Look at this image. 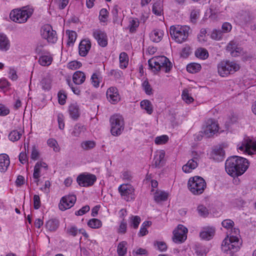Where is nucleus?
<instances>
[{"label": "nucleus", "instance_id": "obj_1", "mask_svg": "<svg viewBox=\"0 0 256 256\" xmlns=\"http://www.w3.org/2000/svg\"><path fill=\"white\" fill-rule=\"evenodd\" d=\"M248 166L249 163L246 158L236 156L228 158L225 162L226 172L232 177L242 175Z\"/></svg>", "mask_w": 256, "mask_h": 256}, {"label": "nucleus", "instance_id": "obj_2", "mask_svg": "<svg viewBox=\"0 0 256 256\" xmlns=\"http://www.w3.org/2000/svg\"><path fill=\"white\" fill-rule=\"evenodd\" d=\"M148 64L154 71L162 70L165 72H169L172 66L168 58L164 56L153 57L148 60Z\"/></svg>", "mask_w": 256, "mask_h": 256}, {"label": "nucleus", "instance_id": "obj_3", "mask_svg": "<svg viewBox=\"0 0 256 256\" xmlns=\"http://www.w3.org/2000/svg\"><path fill=\"white\" fill-rule=\"evenodd\" d=\"M190 30V27L186 26H172L170 28V32L172 38L176 42L181 44L186 40Z\"/></svg>", "mask_w": 256, "mask_h": 256}, {"label": "nucleus", "instance_id": "obj_4", "mask_svg": "<svg viewBox=\"0 0 256 256\" xmlns=\"http://www.w3.org/2000/svg\"><path fill=\"white\" fill-rule=\"evenodd\" d=\"M33 9L28 6L12 10L10 18L12 20L18 24L26 22L33 13Z\"/></svg>", "mask_w": 256, "mask_h": 256}, {"label": "nucleus", "instance_id": "obj_5", "mask_svg": "<svg viewBox=\"0 0 256 256\" xmlns=\"http://www.w3.org/2000/svg\"><path fill=\"white\" fill-rule=\"evenodd\" d=\"M217 67L218 73L222 77L233 74L240 68L239 64L234 61L230 60L222 61Z\"/></svg>", "mask_w": 256, "mask_h": 256}, {"label": "nucleus", "instance_id": "obj_6", "mask_svg": "<svg viewBox=\"0 0 256 256\" xmlns=\"http://www.w3.org/2000/svg\"><path fill=\"white\" fill-rule=\"evenodd\" d=\"M206 186V184L205 180L200 176L190 178L188 182V188L194 195L202 194Z\"/></svg>", "mask_w": 256, "mask_h": 256}, {"label": "nucleus", "instance_id": "obj_7", "mask_svg": "<svg viewBox=\"0 0 256 256\" xmlns=\"http://www.w3.org/2000/svg\"><path fill=\"white\" fill-rule=\"evenodd\" d=\"M241 244L238 237L232 236L228 238V236L222 242V250L227 254L236 252L240 250Z\"/></svg>", "mask_w": 256, "mask_h": 256}, {"label": "nucleus", "instance_id": "obj_8", "mask_svg": "<svg viewBox=\"0 0 256 256\" xmlns=\"http://www.w3.org/2000/svg\"><path fill=\"white\" fill-rule=\"evenodd\" d=\"M110 132L112 136H120L124 130V122L120 114H114L110 118Z\"/></svg>", "mask_w": 256, "mask_h": 256}, {"label": "nucleus", "instance_id": "obj_9", "mask_svg": "<svg viewBox=\"0 0 256 256\" xmlns=\"http://www.w3.org/2000/svg\"><path fill=\"white\" fill-rule=\"evenodd\" d=\"M238 149L250 155L253 154L256 152V142L248 137H246L242 143L238 144Z\"/></svg>", "mask_w": 256, "mask_h": 256}, {"label": "nucleus", "instance_id": "obj_10", "mask_svg": "<svg viewBox=\"0 0 256 256\" xmlns=\"http://www.w3.org/2000/svg\"><path fill=\"white\" fill-rule=\"evenodd\" d=\"M218 122L213 119H208L202 128V132L207 137L210 138L218 132Z\"/></svg>", "mask_w": 256, "mask_h": 256}, {"label": "nucleus", "instance_id": "obj_11", "mask_svg": "<svg viewBox=\"0 0 256 256\" xmlns=\"http://www.w3.org/2000/svg\"><path fill=\"white\" fill-rule=\"evenodd\" d=\"M41 36L50 43L54 44L57 40L56 32L54 30L52 26L48 24L44 25L41 29Z\"/></svg>", "mask_w": 256, "mask_h": 256}, {"label": "nucleus", "instance_id": "obj_12", "mask_svg": "<svg viewBox=\"0 0 256 256\" xmlns=\"http://www.w3.org/2000/svg\"><path fill=\"white\" fill-rule=\"evenodd\" d=\"M77 182L81 186H92L96 180V177L91 174H82L77 178Z\"/></svg>", "mask_w": 256, "mask_h": 256}, {"label": "nucleus", "instance_id": "obj_13", "mask_svg": "<svg viewBox=\"0 0 256 256\" xmlns=\"http://www.w3.org/2000/svg\"><path fill=\"white\" fill-rule=\"evenodd\" d=\"M188 229L182 224H178L173 232V240L176 243L183 242L187 238Z\"/></svg>", "mask_w": 256, "mask_h": 256}, {"label": "nucleus", "instance_id": "obj_14", "mask_svg": "<svg viewBox=\"0 0 256 256\" xmlns=\"http://www.w3.org/2000/svg\"><path fill=\"white\" fill-rule=\"evenodd\" d=\"M76 200L75 195L69 194L64 196L60 200L58 204V208L60 210L64 211L72 208Z\"/></svg>", "mask_w": 256, "mask_h": 256}, {"label": "nucleus", "instance_id": "obj_15", "mask_svg": "<svg viewBox=\"0 0 256 256\" xmlns=\"http://www.w3.org/2000/svg\"><path fill=\"white\" fill-rule=\"evenodd\" d=\"M118 192L124 199L130 201L134 198V188L128 184H122L119 186Z\"/></svg>", "mask_w": 256, "mask_h": 256}, {"label": "nucleus", "instance_id": "obj_16", "mask_svg": "<svg viewBox=\"0 0 256 256\" xmlns=\"http://www.w3.org/2000/svg\"><path fill=\"white\" fill-rule=\"evenodd\" d=\"M92 35L100 46L105 47L107 46V36L104 31L100 29H94L93 30Z\"/></svg>", "mask_w": 256, "mask_h": 256}, {"label": "nucleus", "instance_id": "obj_17", "mask_svg": "<svg viewBox=\"0 0 256 256\" xmlns=\"http://www.w3.org/2000/svg\"><path fill=\"white\" fill-rule=\"evenodd\" d=\"M236 18L242 24L246 26L251 24L254 20V16L250 12L246 11H242L238 12Z\"/></svg>", "mask_w": 256, "mask_h": 256}, {"label": "nucleus", "instance_id": "obj_18", "mask_svg": "<svg viewBox=\"0 0 256 256\" xmlns=\"http://www.w3.org/2000/svg\"><path fill=\"white\" fill-rule=\"evenodd\" d=\"M226 50L234 57L238 56L243 53L242 48L238 46L234 40L230 41L228 44Z\"/></svg>", "mask_w": 256, "mask_h": 256}, {"label": "nucleus", "instance_id": "obj_19", "mask_svg": "<svg viewBox=\"0 0 256 256\" xmlns=\"http://www.w3.org/2000/svg\"><path fill=\"white\" fill-rule=\"evenodd\" d=\"M106 95L108 100L112 104H116L120 100L118 90L116 87H110L108 88Z\"/></svg>", "mask_w": 256, "mask_h": 256}, {"label": "nucleus", "instance_id": "obj_20", "mask_svg": "<svg viewBox=\"0 0 256 256\" xmlns=\"http://www.w3.org/2000/svg\"><path fill=\"white\" fill-rule=\"evenodd\" d=\"M214 234L215 228H214L207 226L202 228L200 234V236L202 239L208 240L213 238Z\"/></svg>", "mask_w": 256, "mask_h": 256}, {"label": "nucleus", "instance_id": "obj_21", "mask_svg": "<svg viewBox=\"0 0 256 256\" xmlns=\"http://www.w3.org/2000/svg\"><path fill=\"white\" fill-rule=\"evenodd\" d=\"M91 48V42L89 40H84L80 42L78 49L79 54L82 56H85Z\"/></svg>", "mask_w": 256, "mask_h": 256}, {"label": "nucleus", "instance_id": "obj_22", "mask_svg": "<svg viewBox=\"0 0 256 256\" xmlns=\"http://www.w3.org/2000/svg\"><path fill=\"white\" fill-rule=\"evenodd\" d=\"M10 42L7 36L4 34H0V50L6 52L10 48Z\"/></svg>", "mask_w": 256, "mask_h": 256}, {"label": "nucleus", "instance_id": "obj_23", "mask_svg": "<svg viewBox=\"0 0 256 256\" xmlns=\"http://www.w3.org/2000/svg\"><path fill=\"white\" fill-rule=\"evenodd\" d=\"M10 163V161L8 155L4 154H0V171L1 172L6 170Z\"/></svg>", "mask_w": 256, "mask_h": 256}, {"label": "nucleus", "instance_id": "obj_24", "mask_svg": "<svg viewBox=\"0 0 256 256\" xmlns=\"http://www.w3.org/2000/svg\"><path fill=\"white\" fill-rule=\"evenodd\" d=\"M53 60L52 56L48 52H44L38 60L39 64L42 66H50Z\"/></svg>", "mask_w": 256, "mask_h": 256}, {"label": "nucleus", "instance_id": "obj_25", "mask_svg": "<svg viewBox=\"0 0 256 256\" xmlns=\"http://www.w3.org/2000/svg\"><path fill=\"white\" fill-rule=\"evenodd\" d=\"M68 112L70 118L74 120H77L80 116L79 107L76 103L72 104L69 106Z\"/></svg>", "mask_w": 256, "mask_h": 256}, {"label": "nucleus", "instance_id": "obj_26", "mask_svg": "<svg viewBox=\"0 0 256 256\" xmlns=\"http://www.w3.org/2000/svg\"><path fill=\"white\" fill-rule=\"evenodd\" d=\"M85 80V74L81 71H76L73 74L72 81L76 85L82 84Z\"/></svg>", "mask_w": 256, "mask_h": 256}, {"label": "nucleus", "instance_id": "obj_27", "mask_svg": "<svg viewBox=\"0 0 256 256\" xmlns=\"http://www.w3.org/2000/svg\"><path fill=\"white\" fill-rule=\"evenodd\" d=\"M164 36L162 30L158 29H156L152 30L150 34V40L154 42H160Z\"/></svg>", "mask_w": 256, "mask_h": 256}, {"label": "nucleus", "instance_id": "obj_28", "mask_svg": "<svg viewBox=\"0 0 256 256\" xmlns=\"http://www.w3.org/2000/svg\"><path fill=\"white\" fill-rule=\"evenodd\" d=\"M198 166V163L194 160H190L187 163L184 165L182 170L186 173H190L195 169Z\"/></svg>", "mask_w": 256, "mask_h": 256}, {"label": "nucleus", "instance_id": "obj_29", "mask_svg": "<svg viewBox=\"0 0 256 256\" xmlns=\"http://www.w3.org/2000/svg\"><path fill=\"white\" fill-rule=\"evenodd\" d=\"M140 108L146 111L148 114H151L153 112V106L152 102L148 100H144L140 102Z\"/></svg>", "mask_w": 256, "mask_h": 256}, {"label": "nucleus", "instance_id": "obj_30", "mask_svg": "<svg viewBox=\"0 0 256 256\" xmlns=\"http://www.w3.org/2000/svg\"><path fill=\"white\" fill-rule=\"evenodd\" d=\"M224 151L222 148H217L214 150L212 156L217 161H222L224 158Z\"/></svg>", "mask_w": 256, "mask_h": 256}, {"label": "nucleus", "instance_id": "obj_31", "mask_svg": "<svg viewBox=\"0 0 256 256\" xmlns=\"http://www.w3.org/2000/svg\"><path fill=\"white\" fill-rule=\"evenodd\" d=\"M86 130V127L80 124H77L74 128V130L72 132V136L76 137L80 136L82 134H84Z\"/></svg>", "mask_w": 256, "mask_h": 256}, {"label": "nucleus", "instance_id": "obj_32", "mask_svg": "<svg viewBox=\"0 0 256 256\" xmlns=\"http://www.w3.org/2000/svg\"><path fill=\"white\" fill-rule=\"evenodd\" d=\"M46 228L50 231H56L59 226V222L56 219H51L47 221Z\"/></svg>", "mask_w": 256, "mask_h": 256}, {"label": "nucleus", "instance_id": "obj_33", "mask_svg": "<svg viewBox=\"0 0 256 256\" xmlns=\"http://www.w3.org/2000/svg\"><path fill=\"white\" fill-rule=\"evenodd\" d=\"M164 157V152L163 150L158 152L154 156V161L156 167L160 168L162 166Z\"/></svg>", "mask_w": 256, "mask_h": 256}, {"label": "nucleus", "instance_id": "obj_34", "mask_svg": "<svg viewBox=\"0 0 256 256\" xmlns=\"http://www.w3.org/2000/svg\"><path fill=\"white\" fill-rule=\"evenodd\" d=\"M120 66L121 68H125L128 64V58L125 52H122L119 56Z\"/></svg>", "mask_w": 256, "mask_h": 256}, {"label": "nucleus", "instance_id": "obj_35", "mask_svg": "<svg viewBox=\"0 0 256 256\" xmlns=\"http://www.w3.org/2000/svg\"><path fill=\"white\" fill-rule=\"evenodd\" d=\"M24 130H12L8 135L9 140L12 142L17 141L20 138Z\"/></svg>", "mask_w": 256, "mask_h": 256}, {"label": "nucleus", "instance_id": "obj_36", "mask_svg": "<svg viewBox=\"0 0 256 256\" xmlns=\"http://www.w3.org/2000/svg\"><path fill=\"white\" fill-rule=\"evenodd\" d=\"M90 80L93 86L98 88L100 86V82L102 80V77L99 72H96L92 74Z\"/></svg>", "mask_w": 256, "mask_h": 256}, {"label": "nucleus", "instance_id": "obj_37", "mask_svg": "<svg viewBox=\"0 0 256 256\" xmlns=\"http://www.w3.org/2000/svg\"><path fill=\"white\" fill-rule=\"evenodd\" d=\"M88 226L92 228H99L102 226V222L98 218H92L88 221Z\"/></svg>", "mask_w": 256, "mask_h": 256}, {"label": "nucleus", "instance_id": "obj_38", "mask_svg": "<svg viewBox=\"0 0 256 256\" xmlns=\"http://www.w3.org/2000/svg\"><path fill=\"white\" fill-rule=\"evenodd\" d=\"M168 197V194L165 192H156L154 196V200L158 202L166 200Z\"/></svg>", "mask_w": 256, "mask_h": 256}, {"label": "nucleus", "instance_id": "obj_39", "mask_svg": "<svg viewBox=\"0 0 256 256\" xmlns=\"http://www.w3.org/2000/svg\"><path fill=\"white\" fill-rule=\"evenodd\" d=\"M96 146L94 140H85L80 144L81 148L84 150H89L94 148Z\"/></svg>", "mask_w": 256, "mask_h": 256}, {"label": "nucleus", "instance_id": "obj_40", "mask_svg": "<svg viewBox=\"0 0 256 256\" xmlns=\"http://www.w3.org/2000/svg\"><path fill=\"white\" fill-rule=\"evenodd\" d=\"M195 55L197 58L205 60L208 56V50L204 48H199L195 52Z\"/></svg>", "mask_w": 256, "mask_h": 256}, {"label": "nucleus", "instance_id": "obj_41", "mask_svg": "<svg viewBox=\"0 0 256 256\" xmlns=\"http://www.w3.org/2000/svg\"><path fill=\"white\" fill-rule=\"evenodd\" d=\"M141 221L140 218L138 216H132L130 218L129 224L132 227L136 229L138 228L139 224Z\"/></svg>", "mask_w": 256, "mask_h": 256}, {"label": "nucleus", "instance_id": "obj_42", "mask_svg": "<svg viewBox=\"0 0 256 256\" xmlns=\"http://www.w3.org/2000/svg\"><path fill=\"white\" fill-rule=\"evenodd\" d=\"M40 176V168L39 164H36L33 174L34 182L36 183V186L38 185L39 178Z\"/></svg>", "mask_w": 256, "mask_h": 256}, {"label": "nucleus", "instance_id": "obj_43", "mask_svg": "<svg viewBox=\"0 0 256 256\" xmlns=\"http://www.w3.org/2000/svg\"><path fill=\"white\" fill-rule=\"evenodd\" d=\"M126 244L127 242L125 241H122L118 244L117 252L120 256H124L126 253Z\"/></svg>", "mask_w": 256, "mask_h": 256}, {"label": "nucleus", "instance_id": "obj_44", "mask_svg": "<svg viewBox=\"0 0 256 256\" xmlns=\"http://www.w3.org/2000/svg\"><path fill=\"white\" fill-rule=\"evenodd\" d=\"M201 69L200 64L197 63H192L188 64L186 70L190 73H196Z\"/></svg>", "mask_w": 256, "mask_h": 256}, {"label": "nucleus", "instance_id": "obj_45", "mask_svg": "<svg viewBox=\"0 0 256 256\" xmlns=\"http://www.w3.org/2000/svg\"><path fill=\"white\" fill-rule=\"evenodd\" d=\"M152 11L154 14L157 16H160L162 12V5L160 2H156L154 3L152 8Z\"/></svg>", "mask_w": 256, "mask_h": 256}, {"label": "nucleus", "instance_id": "obj_46", "mask_svg": "<svg viewBox=\"0 0 256 256\" xmlns=\"http://www.w3.org/2000/svg\"><path fill=\"white\" fill-rule=\"evenodd\" d=\"M140 22L138 18H132L130 20L128 27L131 32H134L139 26Z\"/></svg>", "mask_w": 256, "mask_h": 256}, {"label": "nucleus", "instance_id": "obj_47", "mask_svg": "<svg viewBox=\"0 0 256 256\" xmlns=\"http://www.w3.org/2000/svg\"><path fill=\"white\" fill-rule=\"evenodd\" d=\"M142 86L146 94L150 96L152 94V88L147 80L142 82Z\"/></svg>", "mask_w": 256, "mask_h": 256}, {"label": "nucleus", "instance_id": "obj_48", "mask_svg": "<svg viewBox=\"0 0 256 256\" xmlns=\"http://www.w3.org/2000/svg\"><path fill=\"white\" fill-rule=\"evenodd\" d=\"M66 34L68 37V46L72 45L76 41V33L74 31L66 30Z\"/></svg>", "mask_w": 256, "mask_h": 256}, {"label": "nucleus", "instance_id": "obj_49", "mask_svg": "<svg viewBox=\"0 0 256 256\" xmlns=\"http://www.w3.org/2000/svg\"><path fill=\"white\" fill-rule=\"evenodd\" d=\"M47 144L56 152H58L60 150L57 141L54 138H49L47 140Z\"/></svg>", "mask_w": 256, "mask_h": 256}, {"label": "nucleus", "instance_id": "obj_50", "mask_svg": "<svg viewBox=\"0 0 256 256\" xmlns=\"http://www.w3.org/2000/svg\"><path fill=\"white\" fill-rule=\"evenodd\" d=\"M197 210L198 214L202 217L206 218L209 214L208 208L203 205H200L197 208Z\"/></svg>", "mask_w": 256, "mask_h": 256}, {"label": "nucleus", "instance_id": "obj_51", "mask_svg": "<svg viewBox=\"0 0 256 256\" xmlns=\"http://www.w3.org/2000/svg\"><path fill=\"white\" fill-rule=\"evenodd\" d=\"M223 36V34L222 30H212L210 37L212 39L219 40L222 38Z\"/></svg>", "mask_w": 256, "mask_h": 256}, {"label": "nucleus", "instance_id": "obj_52", "mask_svg": "<svg viewBox=\"0 0 256 256\" xmlns=\"http://www.w3.org/2000/svg\"><path fill=\"white\" fill-rule=\"evenodd\" d=\"M66 233L69 236H76L78 233V229L76 226H68L66 230Z\"/></svg>", "mask_w": 256, "mask_h": 256}, {"label": "nucleus", "instance_id": "obj_53", "mask_svg": "<svg viewBox=\"0 0 256 256\" xmlns=\"http://www.w3.org/2000/svg\"><path fill=\"white\" fill-rule=\"evenodd\" d=\"M168 140V137L166 135H162L155 138L154 142L156 144H163Z\"/></svg>", "mask_w": 256, "mask_h": 256}, {"label": "nucleus", "instance_id": "obj_54", "mask_svg": "<svg viewBox=\"0 0 256 256\" xmlns=\"http://www.w3.org/2000/svg\"><path fill=\"white\" fill-rule=\"evenodd\" d=\"M42 88L48 90L51 88V80L49 78H44L41 82Z\"/></svg>", "mask_w": 256, "mask_h": 256}, {"label": "nucleus", "instance_id": "obj_55", "mask_svg": "<svg viewBox=\"0 0 256 256\" xmlns=\"http://www.w3.org/2000/svg\"><path fill=\"white\" fill-rule=\"evenodd\" d=\"M208 252V248L204 246H197L196 248V253L198 256H203L206 255Z\"/></svg>", "mask_w": 256, "mask_h": 256}, {"label": "nucleus", "instance_id": "obj_56", "mask_svg": "<svg viewBox=\"0 0 256 256\" xmlns=\"http://www.w3.org/2000/svg\"><path fill=\"white\" fill-rule=\"evenodd\" d=\"M182 98L186 103H190L194 101V98L189 94L188 90H184L182 92Z\"/></svg>", "mask_w": 256, "mask_h": 256}, {"label": "nucleus", "instance_id": "obj_57", "mask_svg": "<svg viewBox=\"0 0 256 256\" xmlns=\"http://www.w3.org/2000/svg\"><path fill=\"white\" fill-rule=\"evenodd\" d=\"M127 224L124 219H123L119 226L118 232L120 234H124L126 232Z\"/></svg>", "mask_w": 256, "mask_h": 256}, {"label": "nucleus", "instance_id": "obj_58", "mask_svg": "<svg viewBox=\"0 0 256 256\" xmlns=\"http://www.w3.org/2000/svg\"><path fill=\"white\" fill-rule=\"evenodd\" d=\"M56 6L60 10L64 9L69 2V0H54Z\"/></svg>", "mask_w": 256, "mask_h": 256}, {"label": "nucleus", "instance_id": "obj_59", "mask_svg": "<svg viewBox=\"0 0 256 256\" xmlns=\"http://www.w3.org/2000/svg\"><path fill=\"white\" fill-rule=\"evenodd\" d=\"M108 12L106 8H102L100 12L99 20L100 21L105 22L108 18Z\"/></svg>", "mask_w": 256, "mask_h": 256}, {"label": "nucleus", "instance_id": "obj_60", "mask_svg": "<svg viewBox=\"0 0 256 256\" xmlns=\"http://www.w3.org/2000/svg\"><path fill=\"white\" fill-rule=\"evenodd\" d=\"M82 66V64L77 61H72L68 64V68L71 70H76Z\"/></svg>", "mask_w": 256, "mask_h": 256}, {"label": "nucleus", "instance_id": "obj_61", "mask_svg": "<svg viewBox=\"0 0 256 256\" xmlns=\"http://www.w3.org/2000/svg\"><path fill=\"white\" fill-rule=\"evenodd\" d=\"M222 224L224 228L226 229H230L233 227L234 225V222L231 220H225L222 222Z\"/></svg>", "mask_w": 256, "mask_h": 256}, {"label": "nucleus", "instance_id": "obj_62", "mask_svg": "<svg viewBox=\"0 0 256 256\" xmlns=\"http://www.w3.org/2000/svg\"><path fill=\"white\" fill-rule=\"evenodd\" d=\"M90 210V208L88 205H86L82 208L76 211L75 214L76 216H82L87 212H88Z\"/></svg>", "mask_w": 256, "mask_h": 256}, {"label": "nucleus", "instance_id": "obj_63", "mask_svg": "<svg viewBox=\"0 0 256 256\" xmlns=\"http://www.w3.org/2000/svg\"><path fill=\"white\" fill-rule=\"evenodd\" d=\"M40 156V152L34 146L32 148V151L30 155V158L34 160H37Z\"/></svg>", "mask_w": 256, "mask_h": 256}, {"label": "nucleus", "instance_id": "obj_64", "mask_svg": "<svg viewBox=\"0 0 256 256\" xmlns=\"http://www.w3.org/2000/svg\"><path fill=\"white\" fill-rule=\"evenodd\" d=\"M58 102L60 104L63 105L66 103V96L62 91L58 93Z\"/></svg>", "mask_w": 256, "mask_h": 256}]
</instances>
